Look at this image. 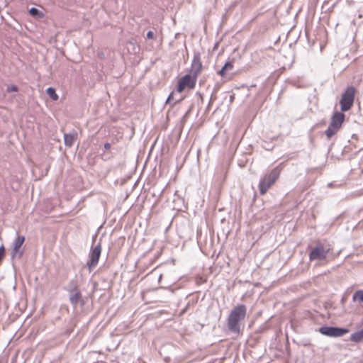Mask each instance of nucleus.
<instances>
[{
  "label": "nucleus",
  "instance_id": "f257e3e1",
  "mask_svg": "<svg viewBox=\"0 0 363 363\" xmlns=\"http://www.w3.org/2000/svg\"><path fill=\"white\" fill-rule=\"evenodd\" d=\"M247 314V307L244 304H238L230 312L227 319L228 330L237 335L241 333V322Z\"/></svg>",
  "mask_w": 363,
  "mask_h": 363
},
{
  "label": "nucleus",
  "instance_id": "f03ea898",
  "mask_svg": "<svg viewBox=\"0 0 363 363\" xmlns=\"http://www.w3.org/2000/svg\"><path fill=\"white\" fill-rule=\"evenodd\" d=\"M280 173L281 168L277 166L260 179L259 183V191L261 195H264L267 192L271 186L279 179Z\"/></svg>",
  "mask_w": 363,
  "mask_h": 363
},
{
  "label": "nucleus",
  "instance_id": "7ed1b4c3",
  "mask_svg": "<svg viewBox=\"0 0 363 363\" xmlns=\"http://www.w3.org/2000/svg\"><path fill=\"white\" fill-rule=\"evenodd\" d=\"M345 120V114L336 111L332 116L329 126L325 133L328 139L331 138L341 128Z\"/></svg>",
  "mask_w": 363,
  "mask_h": 363
},
{
  "label": "nucleus",
  "instance_id": "20e7f679",
  "mask_svg": "<svg viewBox=\"0 0 363 363\" xmlns=\"http://www.w3.org/2000/svg\"><path fill=\"white\" fill-rule=\"evenodd\" d=\"M355 96V88L352 86H347L342 93L340 101V109L342 111H347L352 107Z\"/></svg>",
  "mask_w": 363,
  "mask_h": 363
},
{
  "label": "nucleus",
  "instance_id": "39448f33",
  "mask_svg": "<svg viewBox=\"0 0 363 363\" xmlns=\"http://www.w3.org/2000/svg\"><path fill=\"white\" fill-rule=\"evenodd\" d=\"M101 254V243L99 242L96 245L91 247L89 253V260L86 262V266L90 272L97 266Z\"/></svg>",
  "mask_w": 363,
  "mask_h": 363
},
{
  "label": "nucleus",
  "instance_id": "423d86ee",
  "mask_svg": "<svg viewBox=\"0 0 363 363\" xmlns=\"http://www.w3.org/2000/svg\"><path fill=\"white\" fill-rule=\"evenodd\" d=\"M318 331L323 335L334 337H341L349 333L348 329L333 326H323Z\"/></svg>",
  "mask_w": 363,
  "mask_h": 363
},
{
  "label": "nucleus",
  "instance_id": "0eeeda50",
  "mask_svg": "<svg viewBox=\"0 0 363 363\" xmlns=\"http://www.w3.org/2000/svg\"><path fill=\"white\" fill-rule=\"evenodd\" d=\"M197 77L188 74L183 76L179 81L177 90L178 92H182L186 87L194 89L196 85Z\"/></svg>",
  "mask_w": 363,
  "mask_h": 363
},
{
  "label": "nucleus",
  "instance_id": "6e6552de",
  "mask_svg": "<svg viewBox=\"0 0 363 363\" xmlns=\"http://www.w3.org/2000/svg\"><path fill=\"white\" fill-rule=\"evenodd\" d=\"M330 249L318 245L313 247L309 253L310 260H323L324 259Z\"/></svg>",
  "mask_w": 363,
  "mask_h": 363
},
{
  "label": "nucleus",
  "instance_id": "1a4fd4ad",
  "mask_svg": "<svg viewBox=\"0 0 363 363\" xmlns=\"http://www.w3.org/2000/svg\"><path fill=\"white\" fill-rule=\"evenodd\" d=\"M202 63L199 52H194V57L191 65L190 74L198 77L202 71Z\"/></svg>",
  "mask_w": 363,
  "mask_h": 363
},
{
  "label": "nucleus",
  "instance_id": "9d476101",
  "mask_svg": "<svg viewBox=\"0 0 363 363\" xmlns=\"http://www.w3.org/2000/svg\"><path fill=\"white\" fill-rule=\"evenodd\" d=\"M69 301L74 308H76L79 303L81 306L84 304V301L80 290L69 294Z\"/></svg>",
  "mask_w": 363,
  "mask_h": 363
},
{
  "label": "nucleus",
  "instance_id": "9b49d317",
  "mask_svg": "<svg viewBox=\"0 0 363 363\" xmlns=\"http://www.w3.org/2000/svg\"><path fill=\"white\" fill-rule=\"evenodd\" d=\"M77 132L73 130L72 132L69 133L64 134V143L65 146L71 147L74 142L77 139Z\"/></svg>",
  "mask_w": 363,
  "mask_h": 363
},
{
  "label": "nucleus",
  "instance_id": "f8f14e48",
  "mask_svg": "<svg viewBox=\"0 0 363 363\" xmlns=\"http://www.w3.org/2000/svg\"><path fill=\"white\" fill-rule=\"evenodd\" d=\"M25 240L24 236H17L13 243L12 256L14 257L15 254L18 252L19 248L23 245Z\"/></svg>",
  "mask_w": 363,
  "mask_h": 363
},
{
  "label": "nucleus",
  "instance_id": "ddd939ff",
  "mask_svg": "<svg viewBox=\"0 0 363 363\" xmlns=\"http://www.w3.org/2000/svg\"><path fill=\"white\" fill-rule=\"evenodd\" d=\"M65 289L69 293H72L80 290L78 285V281L76 279H72L69 281Z\"/></svg>",
  "mask_w": 363,
  "mask_h": 363
},
{
  "label": "nucleus",
  "instance_id": "4468645a",
  "mask_svg": "<svg viewBox=\"0 0 363 363\" xmlns=\"http://www.w3.org/2000/svg\"><path fill=\"white\" fill-rule=\"evenodd\" d=\"M350 341L354 342H360L363 340V329L352 333L350 337Z\"/></svg>",
  "mask_w": 363,
  "mask_h": 363
},
{
  "label": "nucleus",
  "instance_id": "2eb2a0df",
  "mask_svg": "<svg viewBox=\"0 0 363 363\" xmlns=\"http://www.w3.org/2000/svg\"><path fill=\"white\" fill-rule=\"evenodd\" d=\"M233 69V65L231 62H227L222 67V69L218 72L221 77L225 75L226 72L230 71Z\"/></svg>",
  "mask_w": 363,
  "mask_h": 363
},
{
  "label": "nucleus",
  "instance_id": "dca6fc26",
  "mask_svg": "<svg viewBox=\"0 0 363 363\" xmlns=\"http://www.w3.org/2000/svg\"><path fill=\"white\" fill-rule=\"evenodd\" d=\"M46 93L53 101L58 99V95L56 94L55 89L53 87H48L46 90Z\"/></svg>",
  "mask_w": 363,
  "mask_h": 363
},
{
  "label": "nucleus",
  "instance_id": "f3484780",
  "mask_svg": "<svg viewBox=\"0 0 363 363\" xmlns=\"http://www.w3.org/2000/svg\"><path fill=\"white\" fill-rule=\"evenodd\" d=\"M353 301H359L363 302V290L357 291L352 296Z\"/></svg>",
  "mask_w": 363,
  "mask_h": 363
},
{
  "label": "nucleus",
  "instance_id": "a211bd4d",
  "mask_svg": "<svg viewBox=\"0 0 363 363\" xmlns=\"http://www.w3.org/2000/svg\"><path fill=\"white\" fill-rule=\"evenodd\" d=\"M29 13L33 16H41L42 13L41 12L36 8L32 7L29 10Z\"/></svg>",
  "mask_w": 363,
  "mask_h": 363
},
{
  "label": "nucleus",
  "instance_id": "6ab92c4d",
  "mask_svg": "<svg viewBox=\"0 0 363 363\" xmlns=\"http://www.w3.org/2000/svg\"><path fill=\"white\" fill-rule=\"evenodd\" d=\"M6 91L7 92H11V91L16 92V91H18V88L16 86L12 85V86L7 87Z\"/></svg>",
  "mask_w": 363,
  "mask_h": 363
},
{
  "label": "nucleus",
  "instance_id": "aec40b11",
  "mask_svg": "<svg viewBox=\"0 0 363 363\" xmlns=\"http://www.w3.org/2000/svg\"><path fill=\"white\" fill-rule=\"evenodd\" d=\"M5 250L3 245L0 247V260L2 259V257L4 255Z\"/></svg>",
  "mask_w": 363,
  "mask_h": 363
},
{
  "label": "nucleus",
  "instance_id": "412c9836",
  "mask_svg": "<svg viewBox=\"0 0 363 363\" xmlns=\"http://www.w3.org/2000/svg\"><path fill=\"white\" fill-rule=\"evenodd\" d=\"M154 33L152 31H148L147 33V38L148 39H152L154 38Z\"/></svg>",
  "mask_w": 363,
  "mask_h": 363
},
{
  "label": "nucleus",
  "instance_id": "4be33fe9",
  "mask_svg": "<svg viewBox=\"0 0 363 363\" xmlns=\"http://www.w3.org/2000/svg\"><path fill=\"white\" fill-rule=\"evenodd\" d=\"M172 96H173V93H171V94L169 95L168 98L167 99V101H166V103H167V104L170 103V101H171V100H172Z\"/></svg>",
  "mask_w": 363,
  "mask_h": 363
},
{
  "label": "nucleus",
  "instance_id": "5701e85b",
  "mask_svg": "<svg viewBox=\"0 0 363 363\" xmlns=\"http://www.w3.org/2000/svg\"><path fill=\"white\" fill-rule=\"evenodd\" d=\"M104 148L106 150H109L111 148V144L108 143H106L104 144Z\"/></svg>",
  "mask_w": 363,
  "mask_h": 363
},
{
  "label": "nucleus",
  "instance_id": "b1692460",
  "mask_svg": "<svg viewBox=\"0 0 363 363\" xmlns=\"http://www.w3.org/2000/svg\"><path fill=\"white\" fill-rule=\"evenodd\" d=\"M347 299V295H344L341 299V302H342V304L344 305L345 303V301H346Z\"/></svg>",
  "mask_w": 363,
  "mask_h": 363
},
{
  "label": "nucleus",
  "instance_id": "393cba45",
  "mask_svg": "<svg viewBox=\"0 0 363 363\" xmlns=\"http://www.w3.org/2000/svg\"><path fill=\"white\" fill-rule=\"evenodd\" d=\"M332 186H333V183H329V184H328V186H329V187H331Z\"/></svg>",
  "mask_w": 363,
  "mask_h": 363
}]
</instances>
